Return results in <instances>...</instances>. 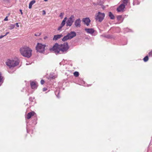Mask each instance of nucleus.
<instances>
[{"label":"nucleus","mask_w":152,"mask_h":152,"mask_svg":"<svg viewBox=\"0 0 152 152\" xmlns=\"http://www.w3.org/2000/svg\"><path fill=\"white\" fill-rule=\"evenodd\" d=\"M69 48V47L67 42H65L60 45L56 43L52 48L50 49V50L57 54L66 53Z\"/></svg>","instance_id":"nucleus-1"},{"label":"nucleus","mask_w":152,"mask_h":152,"mask_svg":"<svg viewBox=\"0 0 152 152\" xmlns=\"http://www.w3.org/2000/svg\"><path fill=\"white\" fill-rule=\"evenodd\" d=\"M21 54L24 57L30 58L32 55V50L29 47L24 46L20 48V50Z\"/></svg>","instance_id":"nucleus-2"},{"label":"nucleus","mask_w":152,"mask_h":152,"mask_svg":"<svg viewBox=\"0 0 152 152\" xmlns=\"http://www.w3.org/2000/svg\"><path fill=\"white\" fill-rule=\"evenodd\" d=\"M19 61V60L17 58H15L13 59H7L5 64L9 69H11L18 65Z\"/></svg>","instance_id":"nucleus-3"},{"label":"nucleus","mask_w":152,"mask_h":152,"mask_svg":"<svg viewBox=\"0 0 152 152\" xmlns=\"http://www.w3.org/2000/svg\"><path fill=\"white\" fill-rule=\"evenodd\" d=\"M105 14L99 12L95 15V19L96 21L99 22H101L104 19L105 17Z\"/></svg>","instance_id":"nucleus-4"},{"label":"nucleus","mask_w":152,"mask_h":152,"mask_svg":"<svg viewBox=\"0 0 152 152\" xmlns=\"http://www.w3.org/2000/svg\"><path fill=\"white\" fill-rule=\"evenodd\" d=\"M45 45H43L41 43H38L36 47V49L37 52L42 53L45 51Z\"/></svg>","instance_id":"nucleus-5"},{"label":"nucleus","mask_w":152,"mask_h":152,"mask_svg":"<svg viewBox=\"0 0 152 152\" xmlns=\"http://www.w3.org/2000/svg\"><path fill=\"white\" fill-rule=\"evenodd\" d=\"M75 20V16L74 15H71L68 19L66 22V26H71L72 24Z\"/></svg>","instance_id":"nucleus-6"},{"label":"nucleus","mask_w":152,"mask_h":152,"mask_svg":"<svg viewBox=\"0 0 152 152\" xmlns=\"http://www.w3.org/2000/svg\"><path fill=\"white\" fill-rule=\"evenodd\" d=\"M125 7V5L123 4H121L117 8V11L118 12H123Z\"/></svg>","instance_id":"nucleus-7"},{"label":"nucleus","mask_w":152,"mask_h":152,"mask_svg":"<svg viewBox=\"0 0 152 152\" xmlns=\"http://www.w3.org/2000/svg\"><path fill=\"white\" fill-rule=\"evenodd\" d=\"M81 20L79 18L76 20L74 23V24L76 27H80L81 26Z\"/></svg>","instance_id":"nucleus-8"},{"label":"nucleus","mask_w":152,"mask_h":152,"mask_svg":"<svg viewBox=\"0 0 152 152\" xmlns=\"http://www.w3.org/2000/svg\"><path fill=\"white\" fill-rule=\"evenodd\" d=\"M82 21L87 26H88L89 25V23L91 21V20L89 18H83L82 20Z\"/></svg>","instance_id":"nucleus-9"},{"label":"nucleus","mask_w":152,"mask_h":152,"mask_svg":"<svg viewBox=\"0 0 152 152\" xmlns=\"http://www.w3.org/2000/svg\"><path fill=\"white\" fill-rule=\"evenodd\" d=\"M69 38L71 39L76 36V33L74 31H71L67 34Z\"/></svg>","instance_id":"nucleus-10"},{"label":"nucleus","mask_w":152,"mask_h":152,"mask_svg":"<svg viewBox=\"0 0 152 152\" xmlns=\"http://www.w3.org/2000/svg\"><path fill=\"white\" fill-rule=\"evenodd\" d=\"M85 31L88 34H92L94 32V29L91 28H85Z\"/></svg>","instance_id":"nucleus-11"},{"label":"nucleus","mask_w":152,"mask_h":152,"mask_svg":"<svg viewBox=\"0 0 152 152\" xmlns=\"http://www.w3.org/2000/svg\"><path fill=\"white\" fill-rule=\"evenodd\" d=\"M31 86L32 88H36L37 87V83L35 82H31L30 83Z\"/></svg>","instance_id":"nucleus-12"},{"label":"nucleus","mask_w":152,"mask_h":152,"mask_svg":"<svg viewBox=\"0 0 152 152\" xmlns=\"http://www.w3.org/2000/svg\"><path fill=\"white\" fill-rule=\"evenodd\" d=\"M63 35L61 34L55 35L54 36V37L53 38V41L57 40L58 39L60 38Z\"/></svg>","instance_id":"nucleus-13"},{"label":"nucleus","mask_w":152,"mask_h":152,"mask_svg":"<svg viewBox=\"0 0 152 152\" xmlns=\"http://www.w3.org/2000/svg\"><path fill=\"white\" fill-rule=\"evenodd\" d=\"M35 114V113L33 111L30 112L27 114L26 118L27 119H29L32 116L34 115Z\"/></svg>","instance_id":"nucleus-14"},{"label":"nucleus","mask_w":152,"mask_h":152,"mask_svg":"<svg viewBox=\"0 0 152 152\" xmlns=\"http://www.w3.org/2000/svg\"><path fill=\"white\" fill-rule=\"evenodd\" d=\"M35 1L32 0L29 3V8L31 9L32 8V5L35 3Z\"/></svg>","instance_id":"nucleus-15"},{"label":"nucleus","mask_w":152,"mask_h":152,"mask_svg":"<svg viewBox=\"0 0 152 152\" xmlns=\"http://www.w3.org/2000/svg\"><path fill=\"white\" fill-rule=\"evenodd\" d=\"M109 16L111 19H114L115 17L111 12H109Z\"/></svg>","instance_id":"nucleus-16"},{"label":"nucleus","mask_w":152,"mask_h":152,"mask_svg":"<svg viewBox=\"0 0 152 152\" xmlns=\"http://www.w3.org/2000/svg\"><path fill=\"white\" fill-rule=\"evenodd\" d=\"M69 38L68 35H67L66 36H65L62 39V40L63 41H65L67 40L68 39H69Z\"/></svg>","instance_id":"nucleus-17"},{"label":"nucleus","mask_w":152,"mask_h":152,"mask_svg":"<svg viewBox=\"0 0 152 152\" xmlns=\"http://www.w3.org/2000/svg\"><path fill=\"white\" fill-rule=\"evenodd\" d=\"M15 24H10L9 26V29L10 30H12L15 28Z\"/></svg>","instance_id":"nucleus-18"},{"label":"nucleus","mask_w":152,"mask_h":152,"mask_svg":"<svg viewBox=\"0 0 152 152\" xmlns=\"http://www.w3.org/2000/svg\"><path fill=\"white\" fill-rule=\"evenodd\" d=\"M140 3V2L138 1V0H134L133 2V4L134 5H138Z\"/></svg>","instance_id":"nucleus-19"},{"label":"nucleus","mask_w":152,"mask_h":152,"mask_svg":"<svg viewBox=\"0 0 152 152\" xmlns=\"http://www.w3.org/2000/svg\"><path fill=\"white\" fill-rule=\"evenodd\" d=\"M74 75L75 77H77L79 76V72H75L74 73Z\"/></svg>","instance_id":"nucleus-20"},{"label":"nucleus","mask_w":152,"mask_h":152,"mask_svg":"<svg viewBox=\"0 0 152 152\" xmlns=\"http://www.w3.org/2000/svg\"><path fill=\"white\" fill-rule=\"evenodd\" d=\"M148 59V56H146L143 58V60L145 62L147 61Z\"/></svg>","instance_id":"nucleus-21"},{"label":"nucleus","mask_w":152,"mask_h":152,"mask_svg":"<svg viewBox=\"0 0 152 152\" xmlns=\"http://www.w3.org/2000/svg\"><path fill=\"white\" fill-rule=\"evenodd\" d=\"M3 77L2 76L1 73L0 72V83L3 81Z\"/></svg>","instance_id":"nucleus-22"},{"label":"nucleus","mask_w":152,"mask_h":152,"mask_svg":"<svg viewBox=\"0 0 152 152\" xmlns=\"http://www.w3.org/2000/svg\"><path fill=\"white\" fill-rule=\"evenodd\" d=\"M128 2V0H124L123 1V3L125 5H127Z\"/></svg>","instance_id":"nucleus-23"},{"label":"nucleus","mask_w":152,"mask_h":152,"mask_svg":"<svg viewBox=\"0 0 152 152\" xmlns=\"http://www.w3.org/2000/svg\"><path fill=\"white\" fill-rule=\"evenodd\" d=\"M64 15V13L61 12L59 16L61 18H63Z\"/></svg>","instance_id":"nucleus-24"},{"label":"nucleus","mask_w":152,"mask_h":152,"mask_svg":"<svg viewBox=\"0 0 152 152\" xmlns=\"http://www.w3.org/2000/svg\"><path fill=\"white\" fill-rule=\"evenodd\" d=\"M41 34V33H37L35 34H34V35L35 36H40Z\"/></svg>","instance_id":"nucleus-25"},{"label":"nucleus","mask_w":152,"mask_h":152,"mask_svg":"<svg viewBox=\"0 0 152 152\" xmlns=\"http://www.w3.org/2000/svg\"><path fill=\"white\" fill-rule=\"evenodd\" d=\"M65 22H66L64 21H62L61 23V25L62 26H63L65 25Z\"/></svg>","instance_id":"nucleus-26"},{"label":"nucleus","mask_w":152,"mask_h":152,"mask_svg":"<svg viewBox=\"0 0 152 152\" xmlns=\"http://www.w3.org/2000/svg\"><path fill=\"white\" fill-rule=\"evenodd\" d=\"M121 15H118V16H117V19L118 20H121Z\"/></svg>","instance_id":"nucleus-27"},{"label":"nucleus","mask_w":152,"mask_h":152,"mask_svg":"<svg viewBox=\"0 0 152 152\" xmlns=\"http://www.w3.org/2000/svg\"><path fill=\"white\" fill-rule=\"evenodd\" d=\"M55 93L56 95L57 96V97L59 98L58 95H57V94H59V92H58V91H56L55 92Z\"/></svg>","instance_id":"nucleus-28"},{"label":"nucleus","mask_w":152,"mask_h":152,"mask_svg":"<svg viewBox=\"0 0 152 152\" xmlns=\"http://www.w3.org/2000/svg\"><path fill=\"white\" fill-rule=\"evenodd\" d=\"M63 27V26H62L61 25H60V26L58 27V31L61 30Z\"/></svg>","instance_id":"nucleus-29"},{"label":"nucleus","mask_w":152,"mask_h":152,"mask_svg":"<svg viewBox=\"0 0 152 152\" xmlns=\"http://www.w3.org/2000/svg\"><path fill=\"white\" fill-rule=\"evenodd\" d=\"M149 55L150 56L152 57V50L149 53Z\"/></svg>","instance_id":"nucleus-30"},{"label":"nucleus","mask_w":152,"mask_h":152,"mask_svg":"<svg viewBox=\"0 0 152 152\" xmlns=\"http://www.w3.org/2000/svg\"><path fill=\"white\" fill-rule=\"evenodd\" d=\"M8 20V17L7 16L6 17V18H4V20L5 21H7Z\"/></svg>","instance_id":"nucleus-31"},{"label":"nucleus","mask_w":152,"mask_h":152,"mask_svg":"<svg viewBox=\"0 0 152 152\" xmlns=\"http://www.w3.org/2000/svg\"><path fill=\"white\" fill-rule=\"evenodd\" d=\"M45 82L44 80H42L41 81V83L42 84H43Z\"/></svg>","instance_id":"nucleus-32"},{"label":"nucleus","mask_w":152,"mask_h":152,"mask_svg":"<svg viewBox=\"0 0 152 152\" xmlns=\"http://www.w3.org/2000/svg\"><path fill=\"white\" fill-rule=\"evenodd\" d=\"M42 12H43V15H45L46 14V12H45V11L44 10H43Z\"/></svg>","instance_id":"nucleus-33"},{"label":"nucleus","mask_w":152,"mask_h":152,"mask_svg":"<svg viewBox=\"0 0 152 152\" xmlns=\"http://www.w3.org/2000/svg\"><path fill=\"white\" fill-rule=\"evenodd\" d=\"M66 19H67V18L66 17H65L64 18V20H63V21H64L66 22Z\"/></svg>","instance_id":"nucleus-34"},{"label":"nucleus","mask_w":152,"mask_h":152,"mask_svg":"<svg viewBox=\"0 0 152 152\" xmlns=\"http://www.w3.org/2000/svg\"><path fill=\"white\" fill-rule=\"evenodd\" d=\"M47 90V88H43V91H46Z\"/></svg>","instance_id":"nucleus-35"},{"label":"nucleus","mask_w":152,"mask_h":152,"mask_svg":"<svg viewBox=\"0 0 152 152\" xmlns=\"http://www.w3.org/2000/svg\"><path fill=\"white\" fill-rule=\"evenodd\" d=\"M16 26L17 27H19V25H18V23H16Z\"/></svg>","instance_id":"nucleus-36"},{"label":"nucleus","mask_w":152,"mask_h":152,"mask_svg":"<svg viewBox=\"0 0 152 152\" xmlns=\"http://www.w3.org/2000/svg\"><path fill=\"white\" fill-rule=\"evenodd\" d=\"M4 37H5L4 35H3V36L1 35V36H0V39Z\"/></svg>","instance_id":"nucleus-37"},{"label":"nucleus","mask_w":152,"mask_h":152,"mask_svg":"<svg viewBox=\"0 0 152 152\" xmlns=\"http://www.w3.org/2000/svg\"><path fill=\"white\" fill-rule=\"evenodd\" d=\"M9 32H7L6 33V34L4 35V36H6L7 34H9Z\"/></svg>","instance_id":"nucleus-38"},{"label":"nucleus","mask_w":152,"mask_h":152,"mask_svg":"<svg viewBox=\"0 0 152 152\" xmlns=\"http://www.w3.org/2000/svg\"><path fill=\"white\" fill-rule=\"evenodd\" d=\"M20 12L21 14H23V12H22V10H20Z\"/></svg>","instance_id":"nucleus-39"},{"label":"nucleus","mask_w":152,"mask_h":152,"mask_svg":"<svg viewBox=\"0 0 152 152\" xmlns=\"http://www.w3.org/2000/svg\"><path fill=\"white\" fill-rule=\"evenodd\" d=\"M51 78L53 79L54 78H55V77H54V76L53 77H51Z\"/></svg>","instance_id":"nucleus-40"},{"label":"nucleus","mask_w":152,"mask_h":152,"mask_svg":"<svg viewBox=\"0 0 152 152\" xmlns=\"http://www.w3.org/2000/svg\"><path fill=\"white\" fill-rule=\"evenodd\" d=\"M44 1H48V0H44Z\"/></svg>","instance_id":"nucleus-41"}]
</instances>
